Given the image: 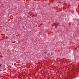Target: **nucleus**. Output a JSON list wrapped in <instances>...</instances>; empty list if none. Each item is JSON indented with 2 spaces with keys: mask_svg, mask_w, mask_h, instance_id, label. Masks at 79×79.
<instances>
[{
  "mask_svg": "<svg viewBox=\"0 0 79 79\" xmlns=\"http://www.w3.org/2000/svg\"><path fill=\"white\" fill-rule=\"evenodd\" d=\"M12 44H14V43H16V41H15L14 42H12Z\"/></svg>",
  "mask_w": 79,
  "mask_h": 79,
  "instance_id": "f257e3e1",
  "label": "nucleus"
},
{
  "mask_svg": "<svg viewBox=\"0 0 79 79\" xmlns=\"http://www.w3.org/2000/svg\"><path fill=\"white\" fill-rule=\"evenodd\" d=\"M2 65V64H0V66H1Z\"/></svg>",
  "mask_w": 79,
  "mask_h": 79,
  "instance_id": "f03ea898",
  "label": "nucleus"
},
{
  "mask_svg": "<svg viewBox=\"0 0 79 79\" xmlns=\"http://www.w3.org/2000/svg\"><path fill=\"white\" fill-rule=\"evenodd\" d=\"M33 16L34 17L35 16V15H34Z\"/></svg>",
  "mask_w": 79,
  "mask_h": 79,
  "instance_id": "7ed1b4c3",
  "label": "nucleus"
}]
</instances>
